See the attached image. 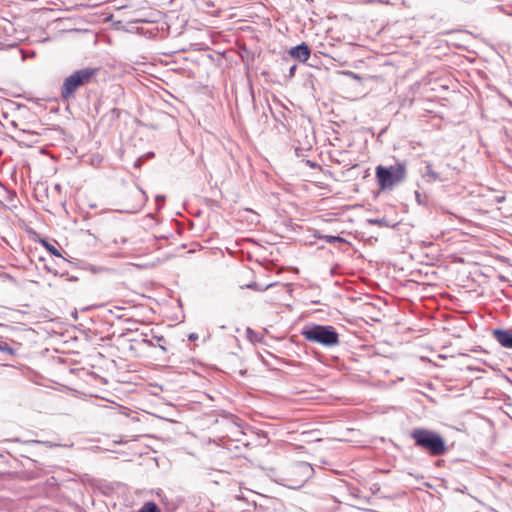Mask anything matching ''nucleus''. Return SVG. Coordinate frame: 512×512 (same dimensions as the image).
Returning a JSON list of instances; mask_svg holds the SVG:
<instances>
[{
	"label": "nucleus",
	"instance_id": "obj_9",
	"mask_svg": "<svg viewBox=\"0 0 512 512\" xmlns=\"http://www.w3.org/2000/svg\"><path fill=\"white\" fill-rule=\"evenodd\" d=\"M346 75L350 76L352 79L356 80V81H361L362 80V77L354 72H346L345 73Z\"/></svg>",
	"mask_w": 512,
	"mask_h": 512
},
{
	"label": "nucleus",
	"instance_id": "obj_5",
	"mask_svg": "<svg viewBox=\"0 0 512 512\" xmlns=\"http://www.w3.org/2000/svg\"><path fill=\"white\" fill-rule=\"evenodd\" d=\"M493 338L505 349L512 350V329L497 328L492 331Z\"/></svg>",
	"mask_w": 512,
	"mask_h": 512
},
{
	"label": "nucleus",
	"instance_id": "obj_6",
	"mask_svg": "<svg viewBox=\"0 0 512 512\" xmlns=\"http://www.w3.org/2000/svg\"><path fill=\"white\" fill-rule=\"evenodd\" d=\"M289 54L301 62H306L310 57L311 51L307 44L302 43L298 46L292 47L289 50Z\"/></svg>",
	"mask_w": 512,
	"mask_h": 512
},
{
	"label": "nucleus",
	"instance_id": "obj_2",
	"mask_svg": "<svg viewBox=\"0 0 512 512\" xmlns=\"http://www.w3.org/2000/svg\"><path fill=\"white\" fill-rule=\"evenodd\" d=\"M99 71V68L86 67L71 73L63 80L60 89L61 98L64 101H69L74 98L76 91L79 88L92 83Z\"/></svg>",
	"mask_w": 512,
	"mask_h": 512
},
{
	"label": "nucleus",
	"instance_id": "obj_8",
	"mask_svg": "<svg viewBox=\"0 0 512 512\" xmlns=\"http://www.w3.org/2000/svg\"><path fill=\"white\" fill-rule=\"evenodd\" d=\"M322 239H325L328 243H334V242H345V240L339 236H322Z\"/></svg>",
	"mask_w": 512,
	"mask_h": 512
},
{
	"label": "nucleus",
	"instance_id": "obj_4",
	"mask_svg": "<svg viewBox=\"0 0 512 512\" xmlns=\"http://www.w3.org/2000/svg\"><path fill=\"white\" fill-rule=\"evenodd\" d=\"M303 337L314 343L332 347L339 343V335L332 326L313 325L302 331Z\"/></svg>",
	"mask_w": 512,
	"mask_h": 512
},
{
	"label": "nucleus",
	"instance_id": "obj_3",
	"mask_svg": "<svg viewBox=\"0 0 512 512\" xmlns=\"http://www.w3.org/2000/svg\"><path fill=\"white\" fill-rule=\"evenodd\" d=\"M406 166L396 163L389 167L379 165L375 169V177L380 190H391L406 178Z\"/></svg>",
	"mask_w": 512,
	"mask_h": 512
},
{
	"label": "nucleus",
	"instance_id": "obj_7",
	"mask_svg": "<svg viewBox=\"0 0 512 512\" xmlns=\"http://www.w3.org/2000/svg\"><path fill=\"white\" fill-rule=\"evenodd\" d=\"M41 243L49 253H51L52 255H54L56 257H61V253L59 252V250L56 249L52 244H50L46 240H42Z\"/></svg>",
	"mask_w": 512,
	"mask_h": 512
},
{
	"label": "nucleus",
	"instance_id": "obj_1",
	"mask_svg": "<svg viewBox=\"0 0 512 512\" xmlns=\"http://www.w3.org/2000/svg\"><path fill=\"white\" fill-rule=\"evenodd\" d=\"M411 438L417 447L432 457L444 455L448 451L445 439L435 431L416 428L411 432Z\"/></svg>",
	"mask_w": 512,
	"mask_h": 512
}]
</instances>
